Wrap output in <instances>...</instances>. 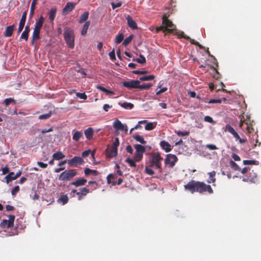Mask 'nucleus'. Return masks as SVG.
<instances>
[{
  "label": "nucleus",
  "mask_w": 261,
  "mask_h": 261,
  "mask_svg": "<svg viewBox=\"0 0 261 261\" xmlns=\"http://www.w3.org/2000/svg\"><path fill=\"white\" fill-rule=\"evenodd\" d=\"M184 188L186 190L189 191L192 193L198 192L200 194H203L207 192L209 194H212L214 193L210 185H206L204 182L194 180L185 185Z\"/></svg>",
  "instance_id": "nucleus-1"
},
{
  "label": "nucleus",
  "mask_w": 261,
  "mask_h": 261,
  "mask_svg": "<svg viewBox=\"0 0 261 261\" xmlns=\"http://www.w3.org/2000/svg\"><path fill=\"white\" fill-rule=\"evenodd\" d=\"M163 158L161 157L160 153L154 152L152 153L150 157L149 161L150 163V167L159 170V173L161 174L162 170V164L161 162Z\"/></svg>",
  "instance_id": "nucleus-2"
},
{
  "label": "nucleus",
  "mask_w": 261,
  "mask_h": 261,
  "mask_svg": "<svg viewBox=\"0 0 261 261\" xmlns=\"http://www.w3.org/2000/svg\"><path fill=\"white\" fill-rule=\"evenodd\" d=\"M64 38L68 46L73 48L74 46V33L72 29L67 28L63 33Z\"/></svg>",
  "instance_id": "nucleus-3"
},
{
  "label": "nucleus",
  "mask_w": 261,
  "mask_h": 261,
  "mask_svg": "<svg viewBox=\"0 0 261 261\" xmlns=\"http://www.w3.org/2000/svg\"><path fill=\"white\" fill-rule=\"evenodd\" d=\"M77 174L76 169L66 170L60 174L59 179L61 181H69Z\"/></svg>",
  "instance_id": "nucleus-4"
},
{
  "label": "nucleus",
  "mask_w": 261,
  "mask_h": 261,
  "mask_svg": "<svg viewBox=\"0 0 261 261\" xmlns=\"http://www.w3.org/2000/svg\"><path fill=\"white\" fill-rule=\"evenodd\" d=\"M134 148L136 149L135 155L134 156V160L136 162L140 161L143 156V153L145 152V147L140 144H135Z\"/></svg>",
  "instance_id": "nucleus-5"
},
{
  "label": "nucleus",
  "mask_w": 261,
  "mask_h": 261,
  "mask_svg": "<svg viewBox=\"0 0 261 261\" xmlns=\"http://www.w3.org/2000/svg\"><path fill=\"white\" fill-rule=\"evenodd\" d=\"M225 130L229 132L231 135H232L233 137L235 138L236 140H238L241 144H244L247 142V139L241 138L239 134L237 133V132L229 124H227L226 125Z\"/></svg>",
  "instance_id": "nucleus-6"
},
{
  "label": "nucleus",
  "mask_w": 261,
  "mask_h": 261,
  "mask_svg": "<svg viewBox=\"0 0 261 261\" xmlns=\"http://www.w3.org/2000/svg\"><path fill=\"white\" fill-rule=\"evenodd\" d=\"M242 180L244 182L256 183L257 181V174L252 170L249 172L248 175L246 177H242Z\"/></svg>",
  "instance_id": "nucleus-7"
},
{
  "label": "nucleus",
  "mask_w": 261,
  "mask_h": 261,
  "mask_svg": "<svg viewBox=\"0 0 261 261\" xmlns=\"http://www.w3.org/2000/svg\"><path fill=\"white\" fill-rule=\"evenodd\" d=\"M9 220H3L1 222V223H0L1 228L3 229L8 228L13 226L14 221L15 218V216L11 215H9Z\"/></svg>",
  "instance_id": "nucleus-8"
},
{
  "label": "nucleus",
  "mask_w": 261,
  "mask_h": 261,
  "mask_svg": "<svg viewBox=\"0 0 261 261\" xmlns=\"http://www.w3.org/2000/svg\"><path fill=\"white\" fill-rule=\"evenodd\" d=\"M177 161V158L175 155L168 154L165 160V164L166 165H169L171 167H173Z\"/></svg>",
  "instance_id": "nucleus-9"
},
{
  "label": "nucleus",
  "mask_w": 261,
  "mask_h": 261,
  "mask_svg": "<svg viewBox=\"0 0 261 261\" xmlns=\"http://www.w3.org/2000/svg\"><path fill=\"white\" fill-rule=\"evenodd\" d=\"M68 164L69 166L77 167L79 165L84 163V160L80 156H74L72 159L68 160Z\"/></svg>",
  "instance_id": "nucleus-10"
},
{
  "label": "nucleus",
  "mask_w": 261,
  "mask_h": 261,
  "mask_svg": "<svg viewBox=\"0 0 261 261\" xmlns=\"http://www.w3.org/2000/svg\"><path fill=\"white\" fill-rule=\"evenodd\" d=\"M140 84V81L130 80L129 81H125L123 83L124 87L128 89L138 88V84Z\"/></svg>",
  "instance_id": "nucleus-11"
},
{
  "label": "nucleus",
  "mask_w": 261,
  "mask_h": 261,
  "mask_svg": "<svg viewBox=\"0 0 261 261\" xmlns=\"http://www.w3.org/2000/svg\"><path fill=\"white\" fill-rule=\"evenodd\" d=\"M113 127L117 130H124L125 132L128 131L127 125L126 124H122L118 119H117L114 122Z\"/></svg>",
  "instance_id": "nucleus-12"
},
{
  "label": "nucleus",
  "mask_w": 261,
  "mask_h": 261,
  "mask_svg": "<svg viewBox=\"0 0 261 261\" xmlns=\"http://www.w3.org/2000/svg\"><path fill=\"white\" fill-rule=\"evenodd\" d=\"M162 23L165 25V28H167V29H172L173 30L175 28L174 24L170 20L168 19V17L166 14L163 16Z\"/></svg>",
  "instance_id": "nucleus-13"
},
{
  "label": "nucleus",
  "mask_w": 261,
  "mask_h": 261,
  "mask_svg": "<svg viewBox=\"0 0 261 261\" xmlns=\"http://www.w3.org/2000/svg\"><path fill=\"white\" fill-rule=\"evenodd\" d=\"M76 3L68 2L63 9V14L66 15L70 12L74 8Z\"/></svg>",
  "instance_id": "nucleus-14"
},
{
  "label": "nucleus",
  "mask_w": 261,
  "mask_h": 261,
  "mask_svg": "<svg viewBox=\"0 0 261 261\" xmlns=\"http://www.w3.org/2000/svg\"><path fill=\"white\" fill-rule=\"evenodd\" d=\"M80 190V192H77L76 193L79 200H81L83 196L87 195V194L90 192V190L87 187L81 188Z\"/></svg>",
  "instance_id": "nucleus-15"
},
{
  "label": "nucleus",
  "mask_w": 261,
  "mask_h": 261,
  "mask_svg": "<svg viewBox=\"0 0 261 261\" xmlns=\"http://www.w3.org/2000/svg\"><path fill=\"white\" fill-rule=\"evenodd\" d=\"M87 179L83 178H80L77 179L75 181H74L70 184V185L74 186L76 187L84 186L87 182Z\"/></svg>",
  "instance_id": "nucleus-16"
},
{
  "label": "nucleus",
  "mask_w": 261,
  "mask_h": 261,
  "mask_svg": "<svg viewBox=\"0 0 261 261\" xmlns=\"http://www.w3.org/2000/svg\"><path fill=\"white\" fill-rule=\"evenodd\" d=\"M126 19L127 20V25L129 28L133 30H135L138 28L136 22L133 19L132 17H130L129 15H128L126 17Z\"/></svg>",
  "instance_id": "nucleus-17"
},
{
  "label": "nucleus",
  "mask_w": 261,
  "mask_h": 261,
  "mask_svg": "<svg viewBox=\"0 0 261 261\" xmlns=\"http://www.w3.org/2000/svg\"><path fill=\"white\" fill-rule=\"evenodd\" d=\"M15 27V24L7 27L4 33L5 36L7 37H11L13 34Z\"/></svg>",
  "instance_id": "nucleus-18"
},
{
  "label": "nucleus",
  "mask_w": 261,
  "mask_h": 261,
  "mask_svg": "<svg viewBox=\"0 0 261 261\" xmlns=\"http://www.w3.org/2000/svg\"><path fill=\"white\" fill-rule=\"evenodd\" d=\"M107 155L109 158H113L117 155V149L111 147L110 149H106Z\"/></svg>",
  "instance_id": "nucleus-19"
},
{
  "label": "nucleus",
  "mask_w": 261,
  "mask_h": 261,
  "mask_svg": "<svg viewBox=\"0 0 261 261\" xmlns=\"http://www.w3.org/2000/svg\"><path fill=\"white\" fill-rule=\"evenodd\" d=\"M160 146L166 152H168L171 150L170 144L166 141H162L160 142Z\"/></svg>",
  "instance_id": "nucleus-20"
},
{
  "label": "nucleus",
  "mask_w": 261,
  "mask_h": 261,
  "mask_svg": "<svg viewBox=\"0 0 261 261\" xmlns=\"http://www.w3.org/2000/svg\"><path fill=\"white\" fill-rule=\"evenodd\" d=\"M44 18L42 16H41L39 19L36 21L34 29L41 30L44 22Z\"/></svg>",
  "instance_id": "nucleus-21"
},
{
  "label": "nucleus",
  "mask_w": 261,
  "mask_h": 261,
  "mask_svg": "<svg viewBox=\"0 0 261 261\" xmlns=\"http://www.w3.org/2000/svg\"><path fill=\"white\" fill-rule=\"evenodd\" d=\"M73 133L72 139L76 142L79 141L81 138L83 137V133L81 131L73 130Z\"/></svg>",
  "instance_id": "nucleus-22"
},
{
  "label": "nucleus",
  "mask_w": 261,
  "mask_h": 261,
  "mask_svg": "<svg viewBox=\"0 0 261 261\" xmlns=\"http://www.w3.org/2000/svg\"><path fill=\"white\" fill-rule=\"evenodd\" d=\"M85 135L87 139L90 140L92 139L93 135V130L92 128L89 127L85 130Z\"/></svg>",
  "instance_id": "nucleus-23"
},
{
  "label": "nucleus",
  "mask_w": 261,
  "mask_h": 261,
  "mask_svg": "<svg viewBox=\"0 0 261 261\" xmlns=\"http://www.w3.org/2000/svg\"><path fill=\"white\" fill-rule=\"evenodd\" d=\"M208 174L209 175V178L207 179V182L208 184L214 183L216 180L215 178L216 172L215 171H213L208 172Z\"/></svg>",
  "instance_id": "nucleus-24"
},
{
  "label": "nucleus",
  "mask_w": 261,
  "mask_h": 261,
  "mask_svg": "<svg viewBox=\"0 0 261 261\" xmlns=\"http://www.w3.org/2000/svg\"><path fill=\"white\" fill-rule=\"evenodd\" d=\"M5 179L7 184H9L12 180L16 179V178H15V173L13 172H11L5 176Z\"/></svg>",
  "instance_id": "nucleus-25"
},
{
  "label": "nucleus",
  "mask_w": 261,
  "mask_h": 261,
  "mask_svg": "<svg viewBox=\"0 0 261 261\" xmlns=\"http://www.w3.org/2000/svg\"><path fill=\"white\" fill-rule=\"evenodd\" d=\"M57 8L54 7L52 8L50 11L48 13L49 19L50 21H53L56 17V12H57Z\"/></svg>",
  "instance_id": "nucleus-26"
},
{
  "label": "nucleus",
  "mask_w": 261,
  "mask_h": 261,
  "mask_svg": "<svg viewBox=\"0 0 261 261\" xmlns=\"http://www.w3.org/2000/svg\"><path fill=\"white\" fill-rule=\"evenodd\" d=\"M119 105L123 108L127 110L132 109L134 106L130 102H124L123 103H119Z\"/></svg>",
  "instance_id": "nucleus-27"
},
{
  "label": "nucleus",
  "mask_w": 261,
  "mask_h": 261,
  "mask_svg": "<svg viewBox=\"0 0 261 261\" xmlns=\"http://www.w3.org/2000/svg\"><path fill=\"white\" fill-rule=\"evenodd\" d=\"M65 155L61 151H58L53 154V158L56 160H60L65 158Z\"/></svg>",
  "instance_id": "nucleus-28"
},
{
  "label": "nucleus",
  "mask_w": 261,
  "mask_h": 261,
  "mask_svg": "<svg viewBox=\"0 0 261 261\" xmlns=\"http://www.w3.org/2000/svg\"><path fill=\"white\" fill-rule=\"evenodd\" d=\"M84 173L86 176H89L90 174H93L94 175H97L98 174V172L97 170H92L88 168H85Z\"/></svg>",
  "instance_id": "nucleus-29"
},
{
  "label": "nucleus",
  "mask_w": 261,
  "mask_h": 261,
  "mask_svg": "<svg viewBox=\"0 0 261 261\" xmlns=\"http://www.w3.org/2000/svg\"><path fill=\"white\" fill-rule=\"evenodd\" d=\"M133 138L142 144H145L146 143V141L144 140L142 136L136 135L133 136Z\"/></svg>",
  "instance_id": "nucleus-30"
},
{
  "label": "nucleus",
  "mask_w": 261,
  "mask_h": 261,
  "mask_svg": "<svg viewBox=\"0 0 261 261\" xmlns=\"http://www.w3.org/2000/svg\"><path fill=\"white\" fill-rule=\"evenodd\" d=\"M146 123V124L145 126V129L147 130H151L153 129L155 127L156 125L155 122H147V123Z\"/></svg>",
  "instance_id": "nucleus-31"
},
{
  "label": "nucleus",
  "mask_w": 261,
  "mask_h": 261,
  "mask_svg": "<svg viewBox=\"0 0 261 261\" xmlns=\"http://www.w3.org/2000/svg\"><path fill=\"white\" fill-rule=\"evenodd\" d=\"M38 0H33L31 6V9H30V17H32L34 14V11L35 10L36 5L37 4Z\"/></svg>",
  "instance_id": "nucleus-32"
},
{
  "label": "nucleus",
  "mask_w": 261,
  "mask_h": 261,
  "mask_svg": "<svg viewBox=\"0 0 261 261\" xmlns=\"http://www.w3.org/2000/svg\"><path fill=\"white\" fill-rule=\"evenodd\" d=\"M89 13L88 11L85 12L80 17L79 23H82L86 21L88 18Z\"/></svg>",
  "instance_id": "nucleus-33"
},
{
  "label": "nucleus",
  "mask_w": 261,
  "mask_h": 261,
  "mask_svg": "<svg viewBox=\"0 0 261 261\" xmlns=\"http://www.w3.org/2000/svg\"><path fill=\"white\" fill-rule=\"evenodd\" d=\"M90 24V22L89 21H87L85 22L84 24L83 29L81 31V35L83 36L87 34L88 29L89 27V25Z\"/></svg>",
  "instance_id": "nucleus-34"
},
{
  "label": "nucleus",
  "mask_w": 261,
  "mask_h": 261,
  "mask_svg": "<svg viewBox=\"0 0 261 261\" xmlns=\"http://www.w3.org/2000/svg\"><path fill=\"white\" fill-rule=\"evenodd\" d=\"M69 199L66 194L62 195L58 200L59 202H62L63 205L66 204L68 202Z\"/></svg>",
  "instance_id": "nucleus-35"
},
{
  "label": "nucleus",
  "mask_w": 261,
  "mask_h": 261,
  "mask_svg": "<svg viewBox=\"0 0 261 261\" xmlns=\"http://www.w3.org/2000/svg\"><path fill=\"white\" fill-rule=\"evenodd\" d=\"M40 31L38 29H34L32 37L33 39H39Z\"/></svg>",
  "instance_id": "nucleus-36"
},
{
  "label": "nucleus",
  "mask_w": 261,
  "mask_h": 261,
  "mask_svg": "<svg viewBox=\"0 0 261 261\" xmlns=\"http://www.w3.org/2000/svg\"><path fill=\"white\" fill-rule=\"evenodd\" d=\"M139 58L133 59L134 61H136L138 63L145 64L146 63V59L142 55H140Z\"/></svg>",
  "instance_id": "nucleus-37"
},
{
  "label": "nucleus",
  "mask_w": 261,
  "mask_h": 261,
  "mask_svg": "<svg viewBox=\"0 0 261 261\" xmlns=\"http://www.w3.org/2000/svg\"><path fill=\"white\" fill-rule=\"evenodd\" d=\"M230 167L235 171H240L241 170L239 166L232 160L229 162Z\"/></svg>",
  "instance_id": "nucleus-38"
},
{
  "label": "nucleus",
  "mask_w": 261,
  "mask_h": 261,
  "mask_svg": "<svg viewBox=\"0 0 261 261\" xmlns=\"http://www.w3.org/2000/svg\"><path fill=\"white\" fill-rule=\"evenodd\" d=\"M152 86V84H142L140 85L138 84V88L141 90H147L149 89L150 88H151Z\"/></svg>",
  "instance_id": "nucleus-39"
},
{
  "label": "nucleus",
  "mask_w": 261,
  "mask_h": 261,
  "mask_svg": "<svg viewBox=\"0 0 261 261\" xmlns=\"http://www.w3.org/2000/svg\"><path fill=\"white\" fill-rule=\"evenodd\" d=\"M51 112L50 111L48 113L40 115L38 118L40 120L47 119L51 117Z\"/></svg>",
  "instance_id": "nucleus-40"
},
{
  "label": "nucleus",
  "mask_w": 261,
  "mask_h": 261,
  "mask_svg": "<svg viewBox=\"0 0 261 261\" xmlns=\"http://www.w3.org/2000/svg\"><path fill=\"white\" fill-rule=\"evenodd\" d=\"M155 76L153 75H150L148 76H143L140 77V80L142 81H150L154 79Z\"/></svg>",
  "instance_id": "nucleus-41"
},
{
  "label": "nucleus",
  "mask_w": 261,
  "mask_h": 261,
  "mask_svg": "<svg viewBox=\"0 0 261 261\" xmlns=\"http://www.w3.org/2000/svg\"><path fill=\"white\" fill-rule=\"evenodd\" d=\"M125 162L127 163L132 167H136L137 166L136 164L135 163L136 161L134 160V159L132 160L128 158L125 160Z\"/></svg>",
  "instance_id": "nucleus-42"
},
{
  "label": "nucleus",
  "mask_w": 261,
  "mask_h": 261,
  "mask_svg": "<svg viewBox=\"0 0 261 261\" xmlns=\"http://www.w3.org/2000/svg\"><path fill=\"white\" fill-rule=\"evenodd\" d=\"M124 38V35L122 34H118L115 39V42L117 44L121 43Z\"/></svg>",
  "instance_id": "nucleus-43"
},
{
  "label": "nucleus",
  "mask_w": 261,
  "mask_h": 261,
  "mask_svg": "<svg viewBox=\"0 0 261 261\" xmlns=\"http://www.w3.org/2000/svg\"><path fill=\"white\" fill-rule=\"evenodd\" d=\"M12 102H13L14 103H15V100L13 98H6L5 99V100L4 101V103H5L6 106H9L10 103H11Z\"/></svg>",
  "instance_id": "nucleus-44"
},
{
  "label": "nucleus",
  "mask_w": 261,
  "mask_h": 261,
  "mask_svg": "<svg viewBox=\"0 0 261 261\" xmlns=\"http://www.w3.org/2000/svg\"><path fill=\"white\" fill-rule=\"evenodd\" d=\"M116 177H117V176L115 175L112 174V173L109 174L107 176V177L108 184H110L112 183V182H111V180L114 179L116 178Z\"/></svg>",
  "instance_id": "nucleus-45"
},
{
  "label": "nucleus",
  "mask_w": 261,
  "mask_h": 261,
  "mask_svg": "<svg viewBox=\"0 0 261 261\" xmlns=\"http://www.w3.org/2000/svg\"><path fill=\"white\" fill-rule=\"evenodd\" d=\"M76 96L82 99L86 100L87 98V96L85 94V92L84 93H80V92H76Z\"/></svg>",
  "instance_id": "nucleus-46"
},
{
  "label": "nucleus",
  "mask_w": 261,
  "mask_h": 261,
  "mask_svg": "<svg viewBox=\"0 0 261 261\" xmlns=\"http://www.w3.org/2000/svg\"><path fill=\"white\" fill-rule=\"evenodd\" d=\"M133 35H130L129 37L126 38L123 42V44L125 46L127 45L132 40Z\"/></svg>",
  "instance_id": "nucleus-47"
},
{
  "label": "nucleus",
  "mask_w": 261,
  "mask_h": 261,
  "mask_svg": "<svg viewBox=\"0 0 261 261\" xmlns=\"http://www.w3.org/2000/svg\"><path fill=\"white\" fill-rule=\"evenodd\" d=\"M176 134L179 136H187L190 134L189 131L181 132L180 130L175 131Z\"/></svg>",
  "instance_id": "nucleus-48"
},
{
  "label": "nucleus",
  "mask_w": 261,
  "mask_h": 261,
  "mask_svg": "<svg viewBox=\"0 0 261 261\" xmlns=\"http://www.w3.org/2000/svg\"><path fill=\"white\" fill-rule=\"evenodd\" d=\"M245 123L247 125L246 128V133L248 134H250L253 130V128L251 124H249L248 122Z\"/></svg>",
  "instance_id": "nucleus-49"
},
{
  "label": "nucleus",
  "mask_w": 261,
  "mask_h": 261,
  "mask_svg": "<svg viewBox=\"0 0 261 261\" xmlns=\"http://www.w3.org/2000/svg\"><path fill=\"white\" fill-rule=\"evenodd\" d=\"M181 36L182 38H184L186 39H189L190 41V42L191 43V44H194V45H196V44H198V42L195 41L194 39H191L188 36H185L184 35V33L182 32V35H181Z\"/></svg>",
  "instance_id": "nucleus-50"
},
{
  "label": "nucleus",
  "mask_w": 261,
  "mask_h": 261,
  "mask_svg": "<svg viewBox=\"0 0 261 261\" xmlns=\"http://www.w3.org/2000/svg\"><path fill=\"white\" fill-rule=\"evenodd\" d=\"M27 11H25L22 15V16H21V18L19 23L25 24L26 19H27Z\"/></svg>",
  "instance_id": "nucleus-51"
},
{
  "label": "nucleus",
  "mask_w": 261,
  "mask_h": 261,
  "mask_svg": "<svg viewBox=\"0 0 261 261\" xmlns=\"http://www.w3.org/2000/svg\"><path fill=\"white\" fill-rule=\"evenodd\" d=\"M204 120L205 121L211 123L213 124L216 123V122L213 119V118L209 116H206L204 118Z\"/></svg>",
  "instance_id": "nucleus-52"
},
{
  "label": "nucleus",
  "mask_w": 261,
  "mask_h": 261,
  "mask_svg": "<svg viewBox=\"0 0 261 261\" xmlns=\"http://www.w3.org/2000/svg\"><path fill=\"white\" fill-rule=\"evenodd\" d=\"M163 30L164 32H167L168 33H172V29H167V28H165V27H160L157 29V31H160Z\"/></svg>",
  "instance_id": "nucleus-53"
},
{
  "label": "nucleus",
  "mask_w": 261,
  "mask_h": 261,
  "mask_svg": "<svg viewBox=\"0 0 261 261\" xmlns=\"http://www.w3.org/2000/svg\"><path fill=\"white\" fill-rule=\"evenodd\" d=\"M146 123H147V120H146L139 121L138 124L134 127V128H135L136 129L141 128L142 127L141 124H145Z\"/></svg>",
  "instance_id": "nucleus-54"
},
{
  "label": "nucleus",
  "mask_w": 261,
  "mask_h": 261,
  "mask_svg": "<svg viewBox=\"0 0 261 261\" xmlns=\"http://www.w3.org/2000/svg\"><path fill=\"white\" fill-rule=\"evenodd\" d=\"M145 171L146 173H147V174H148L149 175H152L154 173V172L153 171V170L151 168H150L149 167H146L145 169Z\"/></svg>",
  "instance_id": "nucleus-55"
},
{
  "label": "nucleus",
  "mask_w": 261,
  "mask_h": 261,
  "mask_svg": "<svg viewBox=\"0 0 261 261\" xmlns=\"http://www.w3.org/2000/svg\"><path fill=\"white\" fill-rule=\"evenodd\" d=\"M19 191V187L18 186H15L11 191L12 195L14 196Z\"/></svg>",
  "instance_id": "nucleus-56"
},
{
  "label": "nucleus",
  "mask_w": 261,
  "mask_h": 261,
  "mask_svg": "<svg viewBox=\"0 0 261 261\" xmlns=\"http://www.w3.org/2000/svg\"><path fill=\"white\" fill-rule=\"evenodd\" d=\"M29 37V33L23 31V32L22 33L20 39H24L25 41H27Z\"/></svg>",
  "instance_id": "nucleus-57"
},
{
  "label": "nucleus",
  "mask_w": 261,
  "mask_h": 261,
  "mask_svg": "<svg viewBox=\"0 0 261 261\" xmlns=\"http://www.w3.org/2000/svg\"><path fill=\"white\" fill-rule=\"evenodd\" d=\"M205 147L210 150H216L218 149L215 145L211 144L206 145Z\"/></svg>",
  "instance_id": "nucleus-58"
},
{
  "label": "nucleus",
  "mask_w": 261,
  "mask_h": 261,
  "mask_svg": "<svg viewBox=\"0 0 261 261\" xmlns=\"http://www.w3.org/2000/svg\"><path fill=\"white\" fill-rule=\"evenodd\" d=\"M209 103H220L222 102V99H212L208 102Z\"/></svg>",
  "instance_id": "nucleus-59"
},
{
  "label": "nucleus",
  "mask_w": 261,
  "mask_h": 261,
  "mask_svg": "<svg viewBox=\"0 0 261 261\" xmlns=\"http://www.w3.org/2000/svg\"><path fill=\"white\" fill-rule=\"evenodd\" d=\"M119 139L118 138H116L114 141V142H113V145H112V147L114 148H117V147L118 146H119Z\"/></svg>",
  "instance_id": "nucleus-60"
},
{
  "label": "nucleus",
  "mask_w": 261,
  "mask_h": 261,
  "mask_svg": "<svg viewBox=\"0 0 261 261\" xmlns=\"http://www.w3.org/2000/svg\"><path fill=\"white\" fill-rule=\"evenodd\" d=\"M133 73L134 74H136L143 75V74H145L147 73V71H146V70H143V71L134 70L133 71Z\"/></svg>",
  "instance_id": "nucleus-61"
},
{
  "label": "nucleus",
  "mask_w": 261,
  "mask_h": 261,
  "mask_svg": "<svg viewBox=\"0 0 261 261\" xmlns=\"http://www.w3.org/2000/svg\"><path fill=\"white\" fill-rule=\"evenodd\" d=\"M111 5H112V8L113 9H115L116 8L120 7L122 5V3L121 2H119L115 4L114 2H112L111 3Z\"/></svg>",
  "instance_id": "nucleus-62"
},
{
  "label": "nucleus",
  "mask_w": 261,
  "mask_h": 261,
  "mask_svg": "<svg viewBox=\"0 0 261 261\" xmlns=\"http://www.w3.org/2000/svg\"><path fill=\"white\" fill-rule=\"evenodd\" d=\"M109 55L110 59L112 60H114L116 59L115 53L114 49H113L112 51L110 52L109 54Z\"/></svg>",
  "instance_id": "nucleus-63"
},
{
  "label": "nucleus",
  "mask_w": 261,
  "mask_h": 261,
  "mask_svg": "<svg viewBox=\"0 0 261 261\" xmlns=\"http://www.w3.org/2000/svg\"><path fill=\"white\" fill-rule=\"evenodd\" d=\"M37 164L41 168H47L48 165L47 164H46V163H44L43 162H39V161H38L37 162Z\"/></svg>",
  "instance_id": "nucleus-64"
}]
</instances>
